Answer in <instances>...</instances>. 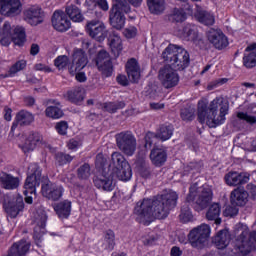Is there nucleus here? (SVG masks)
Wrapping results in <instances>:
<instances>
[{
    "mask_svg": "<svg viewBox=\"0 0 256 256\" xmlns=\"http://www.w3.org/2000/svg\"><path fill=\"white\" fill-rule=\"evenodd\" d=\"M104 249L113 251L115 249V232L113 230H107L104 235Z\"/></svg>",
    "mask_w": 256,
    "mask_h": 256,
    "instance_id": "nucleus-45",
    "label": "nucleus"
},
{
    "mask_svg": "<svg viewBox=\"0 0 256 256\" xmlns=\"http://www.w3.org/2000/svg\"><path fill=\"white\" fill-rule=\"evenodd\" d=\"M179 194L173 190L163 191L153 199H144L134 208L136 221L142 225H150L154 219H167L172 209L177 207Z\"/></svg>",
    "mask_w": 256,
    "mask_h": 256,
    "instance_id": "nucleus-1",
    "label": "nucleus"
},
{
    "mask_svg": "<svg viewBox=\"0 0 256 256\" xmlns=\"http://www.w3.org/2000/svg\"><path fill=\"white\" fill-rule=\"evenodd\" d=\"M180 115L183 121H192L194 117V112L193 109L191 108H182Z\"/></svg>",
    "mask_w": 256,
    "mask_h": 256,
    "instance_id": "nucleus-54",
    "label": "nucleus"
},
{
    "mask_svg": "<svg viewBox=\"0 0 256 256\" xmlns=\"http://www.w3.org/2000/svg\"><path fill=\"white\" fill-rule=\"evenodd\" d=\"M126 73L131 83H139V79H141V68L135 58L128 60L126 63Z\"/></svg>",
    "mask_w": 256,
    "mask_h": 256,
    "instance_id": "nucleus-24",
    "label": "nucleus"
},
{
    "mask_svg": "<svg viewBox=\"0 0 256 256\" xmlns=\"http://www.w3.org/2000/svg\"><path fill=\"white\" fill-rule=\"evenodd\" d=\"M107 163V159L103 155V153H99L96 155V165L97 167H103Z\"/></svg>",
    "mask_w": 256,
    "mask_h": 256,
    "instance_id": "nucleus-60",
    "label": "nucleus"
},
{
    "mask_svg": "<svg viewBox=\"0 0 256 256\" xmlns=\"http://www.w3.org/2000/svg\"><path fill=\"white\" fill-rule=\"evenodd\" d=\"M230 199L232 205L243 207L247 203V199H249V193L244 188L238 187L231 192Z\"/></svg>",
    "mask_w": 256,
    "mask_h": 256,
    "instance_id": "nucleus-28",
    "label": "nucleus"
},
{
    "mask_svg": "<svg viewBox=\"0 0 256 256\" xmlns=\"http://www.w3.org/2000/svg\"><path fill=\"white\" fill-rule=\"evenodd\" d=\"M175 128L172 124H163L159 127L158 131L156 132L157 139L160 141H169L171 137H173V132Z\"/></svg>",
    "mask_w": 256,
    "mask_h": 256,
    "instance_id": "nucleus-38",
    "label": "nucleus"
},
{
    "mask_svg": "<svg viewBox=\"0 0 256 256\" xmlns=\"http://www.w3.org/2000/svg\"><path fill=\"white\" fill-rule=\"evenodd\" d=\"M77 177L82 181H87L91 177V166L88 163H84L77 169Z\"/></svg>",
    "mask_w": 256,
    "mask_h": 256,
    "instance_id": "nucleus-47",
    "label": "nucleus"
},
{
    "mask_svg": "<svg viewBox=\"0 0 256 256\" xmlns=\"http://www.w3.org/2000/svg\"><path fill=\"white\" fill-rule=\"evenodd\" d=\"M35 121V117L29 111L21 110L17 113L15 121L11 127V133L17 129V126L26 127L27 125H31Z\"/></svg>",
    "mask_w": 256,
    "mask_h": 256,
    "instance_id": "nucleus-25",
    "label": "nucleus"
},
{
    "mask_svg": "<svg viewBox=\"0 0 256 256\" xmlns=\"http://www.w3.org/2000/svg\"><path fill=\"white\" fill-rule=\"evenodd\" d=\"M162 58L176 71H183L184 69H187L191 61L189 52H187L185 48L175 44L168 45L162 53Z\"/></svg>",
    "mask_w": 256,
    "mask_h": 256,
    "instance_id": "nucleus-4",
    "label": "nucleus"
},
{
    "mask_svg": "<svg viewBox=\"0 0 256 256\" xmlns=\"http://www.w3.org/2000/svg\"><path fill=\"white\" fill-rule=\"evenodd\" d=\"M214 243L218 249H226L231 243L229 230H220L214 238Z\"/></svg>",
    "mask_w": 256,
    "mask_h": 256,
    "instance_id": "nucleus-35",
    "label": "nucleus"
},
{
    "mask_svg": "<svg viewBox=\"0 0 256 256\" xmlns=\"http://www.w3.org/2000/svg\"><path fill=\"white\" fill-rule=\"evenodd\" d=\"M158 79L165 89H172L179 85V73L170 65H165L158 71Z\"/></svg>",
    "mask_w": 256,
    "mask_h": 256,
    "instance_id": "nucleus-11",
    "label": "nucleus"
},
{
    "mask_svg": "<svg viewBox=\"0 0 256 256\" xmlns=\"http://www.w3.org/2000/svg\"><path fill=\"white\" fill-rule=\"evenodd\" d=\"M182 37L186 41H192L194 45H203V37L199 35L197 26L193 24H186L182 31Z\"/></svg>",
    "mask_w": 256,
    "mask_h": 256,
    "instance_id": "nucleus-22",
    "label": "nucleus"
},
{
    "mask_svg": "<svg viewBox=\"0 0 256 256\" xmlns=\"http://www.w3.org/2000/svg\"><path fill=\"white\" fill-rule=\"evenodd\" d=\"M186 201L192 205L194 211L199 213L211 205L213 191H211V188L205 186L197 188V184H194L190 187Z\"/></svg>",
    "mask_w": 256,
    "mask_h": 256,
    "instance_id": "nucleus-5",
    "label": "nucleus"
},
{
    "mask_svg": "<svg viewBox=\"0 0 256 256\" xmlns=\"http://www.w3.org/2000/svg\"><path fill=\"white\" fill-rule=\"evenodd\" d=\"M206 37L209 43H211L215 49H218V51H223V49H226V47L229 46V40L227 39V36H225L223 31L220 29L210 28L206 32Z\"/></svg>",
    "mask_w": 256,
    "mask_h": 256,
    "instance_id": "nucleus-13",
    "label": "nucleus"
},
{
    "mask_svg": "<svg viewBox=\"0 0 256 256\" xmlns=\"http://www.w3.org/2000/svg\"><path fill=\"white\" fill-rule=\"evenodd\" d=\"M86 31L88 35H90L92 39H96V41H105V37H107V29L103 22L96 20L88 22L86 25Z\"/></svg>",
    "mask_w": 256,
    "mask_h": 256,
    "instance_id": "nucleus-16",
    "label": "nucleus"
},
{
    "mask_svg": "<svg viewBox=\"0 0 256 256\" xmlns=\"http://www.w3.org/2000/svg\"><path fill=\"white\" fill-rule=\"evenodd\" d=\"M124 35L127 39H133V37H136L137 35V28L135 27L126 28L124 30Z\"/></svg>",
    "mask_w": 256,
    "mask_h": 256,
    "instance_id": "nucleus-59",
    "label": "nucleus"
},
{
    "mask_svg": "<svg viewBox=\"0 0 256 256\" xmlns=\"http://www.w3.org/2000/svg\"><path fill=\"white\" fill-rule=\"evenodd\" d=\"M243 65L247 69H253L256 66V43L247 46L245 49Z\"/></svg>",
    "mask_w": 256,
    "mask_h": 256,
    "instance_id": "nucleus-30",
    "label": "nucleus"
},
{
    "mask_svg": "<svg viewBox=\"0 0 256 256\" xmlns=\"http://www.w3.org/2000/svg\"><path fill=\"white\" fill-rule=\"evenodd\" d=\"M11 41H13L14 45L23 47L25 45V41H27L25 28L17 26L14 29V33L12 34L11 24L9 22H5L2 29L0 30V43L4 47H8V45H11Z\"/></svg>",
    "mask_w": 256,
    "mask_h": 256,
    "instance_id": "nucleus-6",
    "label": "nucleus"
},
{
    "mask_svg": "<svg viewBox=\"0 0 256 256\" xmlns=\"http://www.w3.org/2000/svg\"><path fill=\"white\" fill-rule=\"evenodd\" d=\"M189 205H191V202H187L186 200L181 207L179 217L182 223H189V221L193 219V213L191 212V208L189 207Z\"/></svg>",
    "mask_w": 256,
    "mask_h": 256,
    "instance_id": "nucleus-44",
    "label": "nucleus"
},
{
    "mask_svg": "<svg viewBox=\"0 0 256 256\" xmlns=\"http://www.w3.org/2000/svg\"><path fill=\"white\" fill-rule=\"evenodd\" d=\"M108 43L114 57H119L121 51H123V41L121 40V36H119L117 32H112L109 35Z\"/></svg>",
    "mask_w": 256,
    "mask_h": 256,
    "instance_id": "nucleus-31",
    "label": "nucleus"
},
{
    "mask_svg": "<svg viewBox=\"0 0 256 256\" xmlns=\"http://www.w3.org/2000/svg\"><path fill=\"white\" fill-rule=\"evenodd\" d=\"M247 193L248 195H251L253 199L256 197V185L255 184H248L247 185Z\"/></svg>",
    "mask_w": 256,
    "mask_h": 256,
    "instance_id": "nucleus-63",
    "label": "nucleus"
},
{
    "mask_svg": "<svg viewBox=\"0 0 256 256\" xmlns=\"http://www.w3.org/2000/svg\"><path fill=\"white\" fill-rule=\"evenodd\" d=\"M116 81L117 83H119V85H122L123 87H127V85H129V80L125 75H118Z\"/></svg>",
    "mask_w": 256,
    "mask_h": 256,
    "instance_id": "nucleus-62",
    "label": "nucleus"
},
{
    "mask_svg": "<svg viewBox=\"0 0 256 256\" xmlns=\"http://www.w3.org/2000/svg\"><path fill=\"white\" fill-rule=\"evenodd\" d=\"M170 255L171 256H181V255H183V251H181V248L174 246L171 249Z\"/></svg>",
    "mask_w": 256,
    "mask_h": 256,
    "instance_id": "nucleus-64",
    "label": "nucleus"
},
{
    "mask_svg": "<svg viewBox=\"0 0 256 256\" xmlns=\"http://www.w3.org/2000/svg\"><path fill=\"white\" fill-rule=\"evenodd\" d=\"M43 10L37 6H32L24 11V20L29 23V25H40L43 21Z\"/></svg>",
    "mask_w": 256,
    "mask_h": 256,
    "instance_id": "nucleus-23",
    "label": "nucleus"
},
{
    "mask_svg": "<svg viewBox=\"0 0 256 256\" xmlns=\"http://www.w3.org/2000/svg\"><path fill=\"white\" fill-rule=\"evenodd\" d=\"M195 17L199 23L206 25V27L215 25V15L207 10H198Z\"/></svg>",
    "mask_w": 256,
    "mask_h": 256,
    "instance_id": "nucleus-37",
    "label": "nucleus"
},
{
    "mask_svg": "<svg viewBox=\"0 0 256 256\" xmlns=\"http://www.w3.org/2000/svg\"><path fill=\"white\" fill-rule=\"evenodd\" d=\"M116 145L128 157H132V155H135V151H137V139L130 131L117 134Z\"/></svg>",
    "mask_w": 256,
    "mask_h": 256,
    "instance_id": "nucleus-10",
    "label": "nucleus"
},
{
    "mask_svg": "<svg viewBox=\"0 0 256 256\" xmlns=\"http://www.w3.org/2000/svg\"><path fill=\"white\" fill-rule=\"evenodd\" d=\"M43 141V136L38 132H31L24 144L19 145V147L24 151V153H29V151H33L39 143Z\"/></svg>",
    "mask_w": 256,
    "mask_h": 256,
    "instance_id": "nucleus-27",
    "label": "nucleus"
},
{
    "mask_svg": "<svg viewBox=\"0 0 256 256\" xmlns=\"http://www.w3.org/2000/svg\"><path fill=\"white\" fill-rule=\"evenodd\" d=\"M0 201L3 203V208L7 214V219H15L19 213H23L25 202L22 196H11L9 194L2 195Z\"/></svg>",
    "mask_w": 256,
    "mask_h": 256,
    "instance_id": "nucleus-7",
    "label": "nucleus"
},
{
    "mask_svg": "<svg viewBox=\"0 0 256 256\" xmlns=\"http://www.w3.org/2000/svg\"><path fill=\"white\" fill-rule=\"evenodd\" d=\"M93 183L97 189H102V191H113L117 185V182L111 174H98L94 176Z\"/></svg>",
    "mask_w": 256,
    "mask_h": 256,
    "instance_id": "nucleus-19",
    "label": "nucleus"
},
{
    "mask_svg": "<svg viewBox=\"0 0 256 256\" xmlns=\"http://www.w3.org/2000/svg\"><path fill=\"white\" fill-rule=\"evenodd\" d=\"M64 97L67 101H70V103H74V105H81L85 99V89L81 87L72 88L66 92Z\"/></svg>",
    "mask_w": 256,
    "mask_h": 256,
    "instance_id": "nucleus-29",
    "label": "nucleus"
},
{
    "mask_svg": "<svg viewBox=\"0 0 256 256\" xmlns=\"http://www.w3.org/2000/svg\"><path fill=\"white\" fill-rule=\"evenodd\" d=\"M117 3H120L121 5H133V7H139L141 3H143V0H117Z\"/></svg>",
    "mask_w": 256,
    "mask_h": 256,
    "instance_id": "nucleus-58",
    "label": "nucleus"
},
{
    "mask_svg": "<svg viewBox=\"0 0 256 256\" xmlns=\"http://www.w3.org/2000/svg\"><path fill=\"white\" fill-rule=\"evenodd\" d=\"M36 71H44V73H51V68L45 64L38 63L34 66Z\"/></svg>",
    "mask_w": 256,
    "mask_h": 256,
    "instance_id": "nucleus-61",
    "label": "nucleus"
},
{
    "mask_svg": "<svg viewBox=\"0 0 256 256\" xmlns=\"http://www.w3.org/2000/svg\"><path fill=\"white\" fill-rule=\"evenodd\" d=\"M87 54L82 49H76L73 53L72 65L69 68L70 75L75 76L78 71L85 69L87 67Z\"/></svg>",
    "mask_w": 256,
    "mask_h": 256,
    "instance_id": "nucleus-17",
    "label": "nucleus"
},
{
    "mask_svg": "<svg viewBox=\"0 0 256 256\" xmlns=\"http://www.w3.org/2000/svg\"><path fill=\"white\" fill-rule=\"evenodd\" d=\"M147 6L150 13L161 15L165 11V0H147Z\"/></svg>",
    "mask_w": 256,
    "mask_h": 256,
    "instance_id": "nucleus-41",
    "label": "nucleus"
},
{
    "mask_svg": "<svg viewBox=\"0 0 256 256\" xmlns=\"http://www.w3.org/2000/svg\"><path fill=\"white\" fill-rule=\"evenodd\" d=\"M55 161L58 165H67V163H71V161H73V156L63 152H57L55 154Z\"/></svg>",
    "mask_w": 256,
    "mask_h": 256,
    "instance_id": "nucleus-50",
    "label": "nucleus"
},
{
    "mask_svg": "<svg viewBox=\"0 0 256 256\" xmlns=\"http://www.w3.org/2000/svg\"><path fill=\"white\" fill-rule=\"evenodd\" d=\"M0 13L7 17H15L21 13L20 0H0Z\"/></svg>",
    "mask_w": 256,
    "mask_h": 256,
    "instance_id": "nucleus-18",
    "label": "nucleus"
},
{
    "mask_svg": "<svg viewBox=\"0 0 256 256\" xmlns=\"http://www.w3.org/2000/svg\"><path fill=\"white\" fill-rule=\"evenodd\" d=\"M54 65L57 67V69H65L67 65H69V57L63 55V56H58L54 60Z\"/></svg>",
    "mask_w": 256,
    "mask_h": 256,
    "instance_id": "nucleus-51",
    "label": "nucleus"
},
{
    "mask_svg": "<svg viewBox=\"0 0 256 256\" xmlns=\"http://www.w3.org/2000/svg\"><path fill=\"white\" fill-rule=\"evenodd\" d=\"M187 19V13L183 8H174L168 14L170 23H183Z\"/></svg>",
    "mask_w": 256,
    "mask_h": 256,
    "instance_id": "nucleus-39",
    "label": "nucleus"
},
{
    "mask_svg": "<svg viewBox=\"0 0 256 256\" xmlns=\"http://www.w3.org/2000/svg\"><path fill=\"white\" fill-rule=\"evenodd\" d=\"M114 173H116V176L120 181H129L131 177H133V170L129 163H125L124 166L114 170Z\"/></svg>",
    "mask_w": 256,
    "mask_h": 256,
    "instance_id": "nucleus-40",
    "label": "nucleus"
},
{
    "mask_svg": "<svg viewBox=\"0 0 256 256\" xmlns=\"http://www.w3.org/2000/svg\"><path fill=\"white\" fill-rule=\"evenodd\" d=\"M236 117L240 119V121H245L248 125L256 124V117L253 116L249 110L247 112H237Z\"/></svg>",
    "mask_w": 256,
    "mask_h": 256,
    "instance_id": "nucleus-48",
    "label": "nucleus"
},
{
    "mask_svg": "<svg viewBox=\"0 0 256 256\" xmlns=\"http://www.w3.org/2000/svg\"><path fill=\"white\" fill-rule=\"evenodd\" d=\"M53 209L59 219H69V215H71V201H60L53 205Z\"/></svg>",
    "mask_w": 256,
    "mask_h": 256,
    "instance_id": "nucleus-32",
    "label": "nucleus"
},
{
    "mask_svg": "<svg viewBox=\"0 0 256 256\" xmlns=\"http://www.w3.org/2000/svg\"><path fill=\"white\" fill-rule=\"evenodd\" d=\"M139 173L144 179H149V177H151V167L144 162L139 168Z\"/></svg>",
    "mask_w": 256,
    "mask_h": 256,
    "instance_id": "nucleus-55",
    "label": "nucleus"
},
{
    "mask_svg": "<svg viewBox=\"0 0 256 256\" xmlns=\"http://www.w3.org/2000/svg\"><path fill=\"white\" fill-rule=\"evenodd\" d=\"M211 237V226L201 224L193 228L188 234V241L194 249H203Z\"/></svg>",
    "mask_w": 256,
    "mask_h": 256,
    "instance_id": "nucleus-8",
    "label": "nucleus"
},
{
    "mask_svg": "<svg viewBox=\"0 0 256 256\" xmlns=\"http://www.w3.org/2000/svg\"><path fill=\"white\" fill-rule=\"evenodd\" d=\"M96 65L101 71L103 77H111L113 75V62L109 57V53L105 50H100L96 57Z\"/></svg>",
    "mask_w": 256,
    "mask_h": 256,
    "instance_id": "nucleus-14",
    "label": "nucleus"
},
{
    "mask_svg": "<svg viewBox=\"0 0 256 256\" xmlns=\"http://www.w3.org/2000/svg\"><path fill=\"white\" fill-rule=\"evenodd\" d=\"M0 183L3 189L13 190L19 187V178L5 172L0 173Z\"/></svg>",
    "mask_w": 256,
    "mask_h": 256,
    "instance_id": "nucleus-34",
    "label": "nucleus"
},
{
    "mask_svg": "<svg viewBox=\"0 0 256 256\" xmlns=\"http://www.w3.org/2000/svg\"><path fill=\"white\" fill-rule=\"evenodd\" d=\"M125 102H109L104 105V109L108 111V113H117L119 109H124Z\"/></svg>",
    "mask_w": 256,
    "mask_h": 256,
    "instance_id": "nucleus-49",
    "label": "nucleus"
},
{
    "mask_svg": "<svg viewBox=\"0 0 256 256\" xmlns=\"http://www.w3.org/2000/svg\"><path fill=\"white\" fill-rule=\"evenodd\" d=\"M40 185L41 171H39V169H36L26 178V181L24 183V195H35V191Z\"/></svg>",
    "mask_w": 256,
    "mask_h": 256,
    "instance_id": "nucleus-20",
    "label": "nucleus"
},
{
    "mask_svg": "<svg viewBox=\"0 0 256 256\" xmlns=\"http://www.w3.org/2000/svg\"><path fill=\"white\" fill-rule=\"evenodd\" d=\"M221 204L213 203L209 206L206 212V219L208 221H215L216 225H221Z\"/></svg>",
    "mask_w": 256,
    "mask_h": 256,
    "instance_id": "nucleus-36",
    "label": "nucleus"
},
{
    "mask_svg": "<svg viewBox=\"0 0 256 256\" xmlns=\"http://www.w3.org/2000/svg\"><path fill=\"white\" fill-rule=\"evenodd\" d=\"M225 181L230 187H237V185H245L249 182V175L246 173L229 172L225 175Z\"/></svg>",
    "mask_w": 256,
    "mask_h": 256,
    "instance_id": "nucleus-26",
    "label": "nucleus"
},
{
    "mask_svg": "<svg viewBox=\"0 0 256 256\" xmlns=\"http://www.w3.org/2000/svg\"><path fill=\"white\" fill-rule=\"evenodd\" d=\"M131 12V5H125L121 3H114L112 8L110 9L109 21L110 25L121 31L123 27H125V13Z\"/></svg>",
    "mask_w": 256,
    "mask_h": 256,
    "instance_id": "nucleus-9",
    "label": "nucleus"
},
{
    "mask_svg": "<svg viewBox=\"0 0 256 256\" xmlns=\"http://www.w3.org/2000/svg\"><path fill=\"white\" fill-rule=\"evenodd\" d=\"M125 163L127 160L125 159V156L121 154V152H113L111 155V165H113L115 171L120 169L121 167H125Z\"/></svg>",
    "mask_w": 256,
    "mask_h": 256,
    "instance_id": "nucleus-43",
    "label": "nucleus"
},
{
    "mask_svg": "<svg viewBox=\"0 0 256 256\" xmlns=\"http://www.w3.org/2000/svg\"><path fill=\"white\" fill-rule=\"evenodd\" d=\"M55 129L59 135H66L67 129H69V125L65 121H60L56 123Z\"/></svg>",
    "mask_w": 256,
    "mask_h": 256,
    "instance_id": "nucleus-56",
    "label": "nucleus"
},
{
    "mask_svg": "<svg viewBox=\"0 0 256 256\" xmlns=\"http://www.w3.org/2000/svg\"><path fill=\"white\" fill-rule=\"evenodd\" d=\"M25 67H27V62L25 60H20L10 68V73L15 75V73H18V71H23Z\"/></svg>",
    "mask_w": 256,
    "mask_h": 256,
    "instance_id": "nucleus-53",
    "label": "nucleus"
},
{
    "mask_svg": "<svg viewBox=\"0 0 256 256\" xmlns=\"http://www.w3.org/2000/svg\"><path fill=\"white\" fill-rule=\"evenodd\" d=\"M150 160L155 167L165 165V162L167 161V151L161 148H153L150 153Z\"/></svg>",
    "mask_w": 256,
    "mask_h": 256,
    "instance_id": "nucleus-33",
    "label": "nucleus"
},
{
    "mask_svg": "<svg viewBox=\"0 0 256 256\" xmlns=\"http://www.w3.org/2000/svg\"><path fill=\"white\" fill-rule=\"evenodd\" d=\"M41 193L49 201H59L65 193V188L60 184L49 181L42 184Z\"/></svg>",
    "mask_w": 256,
    "mask_h": 256,
    "instance_id": "nucleus-12",
    "label": "nucleus"
},
{
    "mask_svg": "<svg viewBox=\"0 0 256 256\" xmlns=\"http://www.w3.org/2000/svg\"><path fill=\"white\" fill-rule=\"evenodd\" d=\"M51 21L52 27L60 33L69 31V29H71V20H69L67 14H65L63 10H55Z\"/></svg>",
    "mask_w": 256,
    "mask_h": 256,
    "instance_id": "nucleus-15",
    "label": "nucleus"
},
{
    "mask_svg": "<svg viewBox=\"0 0 256 256\" xmlns=\"http://www.w3.org/2000/svg\"><path fill=\"white\" fill-rule=\"evenodd\" d=\"M239 213V208L235 206H227L224 210L225 217H235Z\"/></svg>",
    "mask_w": 256,
    "mask_h": 256,
    "instance_id": "nucleus-57",
    "label": "nucleus"
},
{
    "mask_svg": "<svg viewBox=\"0 0 256 256\" xmlns=\"http://www.w3.org/2000/svg\"><path fill=\"white\" fill-rule=\"evenodd\" d=\"M85 5H87L90 11H93L97 5L102 9V11H109V4H107V0H86Z\"/></svg>",
    "mask_w": 256,
    "mask_h": 256,
    "instance_id": "nucleus-46",
    "label": "nucleus"
},
{
    "mask_svg": "<svg viewBox=\"0 0 256 256\" xmlns=\"http://www.w3.org/2000/svg\"><path fill=\"white\" fill-rule=\"evenodd\" d=\"M66 14L70 17L71 21L75 23H81L83 21V14L81 13V9L76 5H70L66 8Z\"/></svg>",
    "mask_w": 256,
    "mask_h": 256,
    "instance_id": "nucleus-42",
    "label": "nucleus"
},
{
    "mask_svg": "<svg viewBox=\"0 0 256 256\" xmlns=\"http://www.w3.org/2000/svg\"><path fill=\"white\" fill-rule=\"evenodd\" d=\"M45 115L49 119H61L65 113L61 109V102L57 99H48L45 101Z\"/></svg>",
    "mask_w": 256,
    "mask_h": 256,
    "instance_id": "nucleus-21",
    "label": "nucleus"
},
{
    "mask_svg": "<svg viewBox=\"0 0 256 256\" xmlns=\"http://www.w3.org/2000/svg\"><path fill=\"white\" fill-rule=\"evenodd\" d=\"M237 244L234 249L228 248L221 256H248L256 252V231H249L243 224L236 225Z\"/></svg>",
    "mask_w": 256,
    "mask_h": 256,
    "instance_id": "nucleus-3",
    "label": "nucleus"
},
{
    "mask_svg": "<svg viewBox=\"0 0 256 256\" xmlns=\"http://www.w3.org/2000/svg\"><path fill=\"white\" fill-rule=\"evenodd\" d=\"M155 139H157V134H155L153 132L146 133V135L144 137L145 149H151V147H153V143H154Z\"/></svg>",
    "mask_w": 256,
    "mask_h": 256,
    "instance_id": "nucleus-52",
    "label": "nucleus"
},
{
    "mask_svg": "<svg viewBox=\"0 0 256 256\" xmlns=\"http://www.w3.org/2000/svg\"><path fill=\"white\" fill-rule=\"evenodd\" d=\"M209 105V107H207ZM229 113V101L225 98H215L210 104L207 100L198 102V120L208 127L215 128L225 122V115Z\"/></svg>",
    "mask_w": 256,
    "mask_h": 256,
    "instance_id": "nucleus-2",
    "label": "nucleus"
}]
</instances>
